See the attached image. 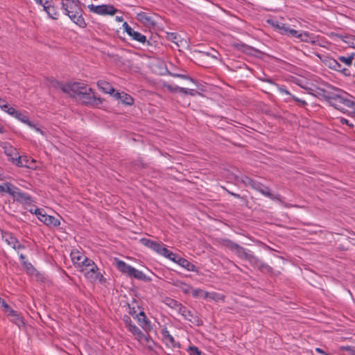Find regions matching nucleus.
Segmentation results:
<instances>
[{"label": "nucleus", "mask_w": 355, "mask_h": 355, "mask_svg": "<svg viewBox=\"0 0 355 355\" xmlns=\"http://www.w3.org/2000/svg\"><path fill=\"white\" fill-rule=\"evenodd\" d=\"M10 320L15 323L18 327L21 328L25 325L23 317L17 311H15V315H10Z\"/></svg>", "instance_id": "473e14b6"}, {"label": "nucleus", "mask_w": 355, "mask_h": 355, "mask_svg": "<svg viewBox=\"0 0 355 355\" xmlns=\"http://www.w3.org/2000/svg\"><path fill=\"white\" fill-rule=\"evenodd\" d=\"M60 9L62 10V0H44V10L51 18L58 19Z\"/></svg>", "instance_id": "423d86ee"}, {"label": "nucleus", "mask_w": 355, "mask_h": 355, "mask_svg": "<svg viewBox=\"0 0 355 355\" xmlns=\"http://www.w3.org/2000/svg\"><path fill=\"white\" fill-rule=\"evenodd\" d=\"M191 292L192 293V296L196 298L202 297L204 299H207L208 297H210L211 299H214V293H209V292L204 291L203 290H202L200 288H197V289L192 288Z\"/></svg>", "instance_id": "c756f323"}, {"label": "nucleus", "mask_w": 355, "mask_h": 355, "mask_svg": "<svg viewBox=\"0 0 355 355\" xmlns=\"http://www.w3.org/2000/svg\"><path fill=\"white\" fill-rule=\"evenodd\" d=\"M4 241L10 245L14 250H22L25 248L24 245H21L19 240L9 232H2Z\"/></svg>", "instance_id": "2eb2a0df"}, {"label": "nucleus", "mask_w": 355, "mask_h": 355, "mask_svg": "<svg viewBox=\"0 0 355 355\" xmlns=\"http://www.w3.org/2000/svg\"><path fill=\"white\" fill-rule=\"evenodd\" d=\"M198 94H200V92L196 91L195 89H189L188 90V94L187 95L195 96L198 95Z\"/></svg>", "instance_id": "13d9d810"}, {"label": "nucleus", "mask_w": 355, "mask_h": 355, "mask_svg": "<svg viewBox=\"0 0 355 355\" xmlns=\"http://www.w3.org/2000/svg\"><path fill=\"white\" fill-rule=\"evenodd\" d=\"M241 182L245 186H250L252 189H258L259 187V182H257L248 176H243L241 179Z\"/></svg>", "instance_id": "2f4dec72"}, {"label": "nucleus", "mask_w": 355, "mask_h": 355, "mask_svg": "<svg viewBox=\"0 0 355 355\" xmlns=\"http://www.w3.org/2000/svg\"><path fill=\"white\" fill-rule=\"evenodd\" d=\"M0 107L1 108L2 110H3L5 112V110H8L10 107H9L8 104L7 103V102L6 101V103H3L0 106Z\"/></svg>", "instance_id": "680f3d73"}, {"label": "nucleus", "mask_w": 355, "mask_h": 355, "mask_svg": "<svg viewBox=\"0 0 355 355\" xmlns=\"http://www.w3.org/2000/svg\"><path fill=\"white\" fill-rule=\"evenodd\" d=\"M166 38L175 44L177 46H180L179 42H182L180 36L177 33H166Z\"/></svg>", "instance_id": "e433bc0d"}, {"label": "nucleus", "mask_w": 355, "mask_h": 355, "mask_svg": "<svg viewBox=\"0 0 355 355\" xmlns=\"http://www.w3.org/2000/svg\"><path fill=\"white\" fill-rule=\"evenodd\" d=\"M298 39L304 42H311V43H315V41L311 40V36L308 32L300 33Z\"/></svg>", "instance_id": "37998d69"}, {"label": "nucleus", "mask_w": 355, "mask_h": 355, "mask_svg": "<svg viewBox=\"0 0 355 355\" xmlns=\"http://www.w3.org/2000/svg\"><path fill=\"white\" fill-rule=\"evenodd\" d=\"M62 10L64 15L80 28H85L87 23L83 17V10L79 0H62Z\"/></svg>", "instance_id": "f03ea898"}, {"label": "nucleus", "mask_w": 355, "mask_h": 355, "mask_svg": "<svg viewBox=\"0 0 355 355\" xmlns=\"http://www.w3.org/2000/svg\"><path fill=\"white\" fill-rule=\"evenodd\" d=\"M276 86L277 87L278 90L281 93L288 95L291 98V96H293V95L289 92L288 90L286 89V88L284 86H283V85L279 86V85H276Z\"/></svg>", "instance_id": "864d4df0"}, {"label": "nucleus", "mask_w": 355, "mask_h": 355, "mask_svg": "<svg viewBox=\"0 0 355 355\" xmlns=\"http://www.w3.org/2000/svg\"><path fill=\"white\" fill-rule=\"evenodd\" d=\"M123 28H124V31H125V32L128 35H130L132 33V32L134 31V29H133V28H132L128 25V24L126 21L123 22Z\"/></svg>", "instance_id": "5fc2aeb1"}, {"label": "nucleus", "mask_w": 355, "mask_h": 355, "mask_svg": "<svg viewBox=\"0 0 355 355\" xmlns=\"http://www.w3.org/2000/svg\"><path fill=\"white\" fill-rule=\"evenodd\" d=\"M189 261H188L187 259H184V258H182L181 257L180 255L177 259V261H176V263H178V265H180L181 267L184 268L186 269V267L188 264Z\"/></svg>", "instance_id": "09e8293b"}, {"label": "nucleus", "mask_w": 355, "mask_h": 355, "mask_svg": "<svg viewBox=\"0 0 355 355\" xmlns=\"http://www.w3.org/2000/svg\"><path fill=\"white\" fill-rule=\"evenodd\" d=\"M139 242L144 246L153 250L157 253L161 254L162 249L164 248L165 245L162 242H157L152 241L147 238H142L139 240Z\"/></svg>", "instance_id": "ddd939ff"}, {"label": "nucleus", "mask_w": 355, "mask_h": 355, "mask_svg": "<svg viewBox=\"0 0 355 355\" xmlns=\"http://www.w3.org/2000/svg\"><path fill=\"white\" fill-rule=\"evenodd\" d=\"M234 46L239 51H240L247 55H249L259 57V55L263 54V52H261V51H259L251 46L245 44L243 42L236 43Z\"/></svg>", "instance_id": "4468645a"}, {"label": "nucleus", "mask_w": 355, "mask_h": 355, "mask_svg": "<svg viewBox=\"0 0 355 355\" xmlns=\"http://www.w3.org/2000/svg\"><path fill=\"white\" fill-rule=\"evenodd\" d=\"M71 260L73 261V265L78 268V270L80 271L81 269L84 267L83 266V261L84 259H88L87 257H85L84 254H83L80 252L76 251V252H72L71 253Z\"/></svg>", "instance_id": "a211bd4d"}, {"label": "nucleus", "mask_w": 355, "mask_h": 355, "mask_svg": "<svg viewBox=\"0 0 355 355\" xmlns=\"http://www.w3.org/2000/svg\"><path fill=\"white\" fill-rule=\"evenodd\" d=\"M18 110H15L12 107H10L8 110H5V112H7L8 114L12 116L13 117L17 114Z\"/></svg>", "instance_id": "4d7b16f0"}, {"label": "nucleus", "mask_w": 355, "mask_h": 355, "mask_svg": "<svg viewBox=\"0 0 355 355\" xmlns=\"http://www.w3.org/2000/svg\"><path fill=\"white\" fill-rule=\"evenodd\" d=\"M37 218L47 226L58 227L60 225L59 219L53 216L47 215L43 209L35 208Z\"/></svg>", "instance_id": "6e6552de"}, {"label": "nucleus", "mask_w": 355, "mask_h": 355, "mask_svg": "<svg viewBox=\"0 0 355 355\" xmlns=\"http://www.w3.org/2000/svg\"><path fill=\"white\" fill-rule=\"evenodd\" d=\"M21 265L26 269V272L29 275H33L35 271L36 270L33 266L27 261H22Z\"/></svg>", "instance_id": "79ce46f5"}, {"label": "nucleus", "mask_w": 355, "mask_h": 355, "mask_svg": "<svg viewBox=\"0 0 355 355\" xmlns=\"http://www.w3.org/2000/svg\"><path fill=\"white\" fill-rule=\"evenodd\" d=\"M97 85H98L99 90H101L102 92H104L105 94H112L115 92V89L112 86V85L105 80H98L97 82Z\"/></svg>", "instance_id": "4be33fe9"}, {"label": "nucleus", "mask_w": 355, "mask_h": 355, "mask_svg": "<svg viewBox=\"0 0 355 355\" xmlns=\"http://www.w3.org/2000/svg\"><path fill=\"white\" fill-rule=\"evenodd\" d=\"M137 19L147 26H154L155 25L153 18L145 12L138 13Z\"/></svg>", "instance_id": "412c9836"}, {"label": "nucleus", "mask_w": 355, "mask_h": 355, "mask_svg": "<svg viewBox=\"0 0 355 355\" xmlns=\"http://www.w3.org/2000/svg\"><path fill=\"white\" fill-rule=\"evenodd\" d=\"M355 53H347L345 55L338 56V62H341L347 67L354 64Z\"/></svg>", "instance_id": "bb28decb"}, {"label": "nucleus", "mask_w": 355, "mask_h": 355, "mask_svg": "<svg viewBox=\"0 0 355 355\" xmlns=\"http://www.w3.org/2000/svg\"><path fill=\"white\" fill-rule=\"evenodd\" d=\"M160 255L164 256V257L170 259L171 261L176 263L177 259L179 257L178 254L173 253V252L168 250L166 247L162 249V252Z\"/></svg>", "instance_id": "f704fd0d"}, {"label": "nucleus", "mask_w": 355, "mask_h": 355, "mask_svg": "<svg viewBox=\"0 0 355 355\" xmlns=\"http://www.w3.org/2000/svg\"><path fill=\"white\" fill-rule=\"evenodd\" d=\"M291 98L293 101H295L296 103H297V104L300 107H304L306 105H307V103L305 101L300 99L299 98H297L295 96H291Z\"/></svg>", "instance_id": "8fccbe9b"}, {"label": "nucleus", "mask_w": 355, "mask_h": 355, "mask_svg": "<svg viewBox=\"0 0 355 355\" xmlns=\"http://www.w3.org/2000/svg\"><path fill=\"white\" fill-rule=\"evenodd\" d=\"M21 122L28 125L30 128H34L35 131L40 132L42 135H44V131H42L40 128L36 127V125L34 124L32 121H31L28 117L23 114L22 112L17 111V114L14 116Z\"/></svg>", "instance_id": "f3484780"}, {"label": "nucleus", "mask_w": 355, "mask_h": 355, "mask_svg": "<svg viewBox=\"0 0 355 355\" xmlns=\"http://www.w3.org/2000/svg\"><path fill=\"white\" fill-rule=\"evenodd\" d=\"M162 334L166 345H171L172 347H180V344L175 340L166 327L162 329Z\"/></svg>", "instance_id": "aec40b11"}, {"label": "nucleus", "mask_w": 355, "mask_h": 355, "mask_svg": "<svg viewBox=\"0 0 355 355\" xmlns=\"http://www.w3.org/2000/svg\"><path fill=\"white\" fill-rule=\"evenodd\" d=\"M129 277H134L135 279L142 280L144 282H147L150 280V278H148L146 275L141 270L136 269L132 267V270L128 275Z\"/></svg>", "instance_id": "c85d7f7f"}, {"label": "nucleus", "mask_w": 355, "mask_h": 355, "mask_svg": "<svg viewBox=\"0 0 355 355\" xmlns=\"http://www.w3.org/2000/svg\"><path fill=\"white\" fill-rule=\"evenodd\" d=\"M87 7L90 12L96 13L99 15L112 16L118 12V10L116 8H115L112 5L110 4H102L99 6L89 4Z\"/></svg>", "instance_id": "0eeeda50"}, {"label": "nucleus", "mask_w": 355, "mask_h": 355, "mask_svg": "<svg viewBox=\"0 0 355 355\" xmlns=\"http://www.w3.org/2000/svg\"><path fill=\"white\" fill-rule=\"evenodd\" d=\"M129 36L131 37L132 40L137 41L139 43L143 44H147L148 45L150 44V42L147 40L146 37L144 35H142L141 33L135 31V30Z\"/></svg>", "instance_id": "7c9ffc66"}, {"label": "nucleus", "mask_w": 355, "mask_h": 355, "mask_svg": "<svg viewBox=\"0 0 355 355\" xmlns=\"http://www.w3.org/2000/svg\"><path fill=\"white\" fill-rule=\"evenodd\" d=\"M123 321L125 325V327L129 331H130L134 336H137L139 340H141L145 338V335L143 332L133 323L130 317L128 315H124L123 317Z\"/></svg>", "instance_id": "9b49d317"}, {"label": "nucleus", "mask_w": 355, "mask_h": 355, "mask_svg": "<svg viewBox=\"0 0 355 355\" xmlns=\"http://www.w3.org/2000/svg\"><path fill=\"white\" fill-rule=\"evenodd\" d=\"M255 190L258 191L262 195L268 197L271 200H279V195L275 196L270 192V189L268 187L264 186L262 183H259V187L258 189H255Z\"/></svg>", "instance_id": "5701e85b"}, {"label": "nucleus", "mask_w": 355, "mask_h": 355, "mask_svg": "<svg viewBox=\"0 0 355 355\" xmlns=\"http://www.w3.org/2000/svg\"><path fill=\"white\" fill-rule=\"evenodd\" d=\"M163 87L166 88L171 93L179 92L180 87L178 85H173L168 83H164Z\"/></svg>", "instance_id": "a18cd8bd"}, {"label": "nucleus", "mask_w": 355, "mask_h": 355, "mask_svg": "<svg viewBox=\"0 0 355 355\" xmlns=\"http://www.w3.org/2000/svg\"><path fill=\"white\" fill-rule=\"evenodd\" d=\"M260 272H263V273H269V274H271L273 272V269L272 267H270L269 265H268L267 263L263 262L262 261H261L258 268H257Z\"/></svg>", "instance_id": "a19ab883"}, {"label": "nucleus", "mask_w": 355, "mask_h": 355, "mask_svg": "<svg viewBox=\"0 0 355 355\" xmlns=\"http://www.w3.org/2000/svg\"><path fill=\"white\" fill-rule=\"evenodd\" d=\"M4 151L6 155L8 157V159L12 162V157H17L19 155L17 152V149L12 146L4 147Z\"/></svg>", "instance_id": "ea45409f"}, {"label": "nucleus", "mask_w": 355, "mask_h": 355, "mask_svg": "<svg viewBox=\"0 0 355 355\" xmlns=\"http://www.w3.org/2000/svg\"><path fill=\"white\" fill-rule=\"evenodd\" d=\"M328 89H319L318 95L322 96L329 105L343 112H354L355 103L348 98L349 94L342 89L329 87Z\"/></svg>", "instance_id": "f257e3e1"}, {"label": "nucleus", "mask_w": 355, "mask_h": 355, "mask_svg": "<svg viewBox=\"0 0 355 355\" xmlns=\"http://www.w3.org/2000/svg\"><path fill=\"white\" fill-rule=\"evenodd\" d=\"M186 270H187L188 271L195 272L197 274L199 272L198 268L194 264L191 263L190 261H189L186 267Z\"/></svg>", "instance_id": "603ef678"}, {"label": "nucleus", "mask_w": 355, "mask_h": 355, "mask_svg": "<svg viewBox=\"0 0 355 355\" xmlns=\"http://www.w3.org/2000/svg\"><path fill=\"white\" fill-rule=\"evenodd\" d=\"M221 244L234 252L239 258L248 261L253 268H258L261 260L254 255L250 250H246L229 239H222Z\"/></svg>", "instance_id": "7ed1b4c3"}, {"label": "nucleus", "mask_w": 355, "mask_h": 355, "mask_svg": "<svg viewBox=\"0 0 355 355\" xmlns=\"http://www.w3.org/2000/svg\"><path fill=\"white\" fill-rule=\"evenodd\" d=\"M121 102L125 105H132L134 104V98L128 94L122 92Z\"/></svg>", "instance_id": "4c0bfd02"}, {"label": "nucleus", "mask_w": 355, "mask_h": 355, "mask_svg": "<svg viewBox=\"0 0 355 355\" xmlns=\"http://www.w3.org/2000/svg\"><path fill=\"white\" fill-rule=\"evenodd\" d=\"M129 313H130L131 315H132V316H134V315H137V314H136V311H135V308H134V307L130 309Z\"/></svg>", "instance_id": "774afa93"}, {"label": "nucleus", "mask_w": 355, "mask_h": 355, "mask_svg": "<svg viewBox=\"0 0 355 355\" xmlns=\"http://www.w3.org/2000/svg\"><path fill=\"white\" fill-rule=\"evenodd\" d=\"M51 85L52 87H53L55 89H62V86L63 85V83H62L61 82H60L57 80L53 79L51 81Z\"/></svg>", "instance_id": "3c124183"}, {"label": "nucleus", "mask_w": 355, "mask_h": 355, "mask_svg": "<svg viewBox=\"0 0 355 355\" xmlns=\"http://www.w3.org/2000/svg\"><path fill=\"white\" fill-rule=\"evenodd\" d=\"M76 98L80 101L85 105L93 106H98L103 102L101 97L96 96L94 94L92 88L87 87L83 83H82L79 89Z\"/></svg>", "instance_id": "39448f33"}, {"label": "nucleus", "mask_w": 355, "mask_h": 355, "mask_svg": "<svg viewBox=\"0 0 355 355\" xmlns=\"http://www.w3.org/2000/svg\"><path fill=\"white\" fill-rule=\"evenodd\" d=\"M164 302L169 307L177 309L178 312H180V308L183 306L181 303L170 297H166L164 300Z\"/></svg>", "instance_id": "72a5a7b5"}, {"label": "nucleus", "mask_w": 355, "mask_h": 355, "mask_svg": "<svg viewBox=\"0 0 355 355\" xmlns=\"http://www.w3.org/2000/svg\"><path fill=\"white\" fill-rule=\"evenodd\" d=\"M173 286L180 288L184 294H189L192 290V286L180 280H172L171 282Z\"/></svg>", "instance_id": "cd10ccee"}, {"label": "nucleus", "mask_w": 355, "mask_h": 355, "mask_svg": "<svg viewBox=\"0 0 355 355\" xmlns=\"http://www.w3.org/2000/svg\"><path fill=\"white\" fill-rule=\"evenodd\" d=\"M299 34H300L299 31H297L293 28H291L288 26L284 35L290 36V37L298 38Z\"/></svg>", "instance_id": "49530a36"}, {"label": "nucleus", "mask_w": 355, "mask_h": 355, "mask_svg": "<svg viewBox=\"0 0 355 355\" xmlns=\"http://www.w3.org/2000/svg\"><path fill=\"white\" fill-rule=\"evenodd\" d=\"M263 81L266 82V83H268L270 84H272V85H277L276 83H275V82L273 81L272 79L271 78H264L262 80Z\"/></svg>", "instance_id": "338daca9"}, {"label": "nucleus", "mask_w": 355, "mask_h": 355, "mask_svg": "<svg viewBox=\"0 0 355 355\" xmlns=\"http://www.w3.org/2000/svg\"><path fill=\"white\" fill-rule=\"evenodd\" d=\"M139 325L146 331H150L152 326L150 322L147 318L144 311H140L139 314L136 315Z\"/></svg>", "instance_id": "6ab92c4d"}, {"label": "nucleus", "mask_w": 355, "mask_h": 355, "mask_svg": "<svg viewBox=\"0 0 355 355\" xmlns=\"http://www.w3.org/2000/svg\"><path fill=\"white\" fill-rule=\"evenodd\" d=\"M324 64L329 69L337 71L345 76H351L352 72L347 67H343L340 63L338 62V58H329L325 60Z\"/></svg>", "instance_id": "1a4fd4ad"}, {"label": "nucleus", "mask_w": 355, "mask_h": 355, "mask_svg": "<svg viewBox=\"0 0 355 355\" xmlns=\"http://www.w3.org/2000/svg\"><path fill=\"white\" fill-rule=\"evenodd\" d=\"M179 313L184 318L185 320H189L197 327H200L203 324L202 320L198 317L196 313L192 312L184 306L180 308Z\"/></svg>", "instance_id": "9d476101"}, {"label": "nucleus", "mask_w": 355, "mask_h": 355, "mask_svg": "<svg viewBox=\"0 0 355 355\" xmlns=\"http://www.w3.org/2000/svg\"><path fill=\"white\" fill-rule=\"evenodd\" d=\"M168 74L172 77H177V78H182L184 80H189L191 82L196 84V80L188 75L172 73V72H168Z\"/></svg>", "instance_id": "c03bdc74"}, {"label": "nucleus", "mask_w": 355, "mask_h": 355, "mask_svg": "<svg viewBox=\"0 0 355 355\" xmlns=\"http://www.w3.org/2000/svg\"><path fill=\"white\" fill-rule=\"evenodd\" d=\"M227 193H228L229 194H230L231 196H234V197H235V198H241V196H240L239 194H238V193H234V192L230 191H228V190H227Z\"/></svg>", "instance_id": "69168bd1"}, {"label": "nucleus", "mask_w": 355, "mask_h": 355, "mask_svg": "<svg viewBox=\"0 0 355 355\" xmlns=\"http://www.w3.org/2000/svg\"><path fill=\"white\" fill-rule=\"evenodd\" d=\"M0 304L1 307L3 308V311L7 313L8 316L10 315H15V310H13L7 303L6 302L2 299L0 298Z\"/></svg>", "instance_id": "58836bf2"}, {"label": "nucleus", "mask_w": 355, "mask_h": 355, "mask_svg": "<svg viewBox=\"0 0 355 355\" xmlns=\"http://www.w3.org/2000/svg\"><path fill=\"white\" fill-rule=\"evenodd\" d=\"M267 23L272 26L275 29L278 30L282 35H284L288 26L287 24L278 21L273 19L267 20Z\"/></svg>", "instance_id": "b1692460"}, {"label": "nucleus", "mask_w": 355, "mask_h": 355, "mask_svg": "<svg viewBox=\"0 0 355 355\" xmlns=\"http://www.w3.org/2000/svg\"><path fill=\"white\" fill-rule=\"evenodd\" d=\"M188 90H189V89L180 87L179 92H181V93L184 94V95H187L188 94Z\"/></svg>", "instance_id": "e2e57ef3"}, {"label": "nucleus", "mask_w": 355, "mask_h": 355, "mask_svg": "<svg viewBox=\"0 0 355 355\" xmlns=\"http://www.w3.org/2000/svg\"><path fill=\"white\" fill-rule=\"evenodd\" d=\"M214 51V53L207 52V55H211L212 58H216L218 53L216 51Z\"/></svg>", "instance_id": "0e129e2a"}, {"label": "nucleus", "mask_w": 355, "mask_h": 355, "mask_svg": "<svg viewBox=\"0 0 355 355\" xmlns=\"http://www.w3.org/2000/svg\"><path fill=\"white\" fill-rule=\"evenodd\" d=\"M340 122L341 124L347 125H348L351 128H354V124L350 123L348 119H346L342 117L340 119Z\"/></svg>", "instance_id": "6e6d98bb"}, {"label": "nucleus", "mask_w": 355, "mask_h": 355, "mask_svg": "<svg viewBox=\"0 0 355 355\" xmlns=\"http://www.w3.org/2000/svg\"><path fill=\"white\" fill-rule=\"evenodd\" d=\"M12 163L18 167H31L29 165V159L26 156H19L18 155L17 157H12Z\"/></svg>", "instance_id": "393cba45"}, {"label": "nucleus", "mask_w": 355, "mask_h": 355, "mask_svg": "<svg viewBox=\"0 0 355 355\" xmlns=\"http://www.w3.org/2000/svg\"><path fill=\"white\" fill-rule=\"evenodd\" d=\"M343 349L344 350H346V351L349 352L351 354H354V348L352 347H351V346L343 347Z\"/></svg>", "instance_id": "052dcab7"}, {"label": "nucleus", "mask_w": 355, "mask_h": 355, "mask_svg": "<svg viewBox=\"0 0 355 355\" xmlns=\"http://www.w3.org/2000/svg\"><path fill=\"white\" fill-rule=\"evenodd\" d=\"M112 95H113V96L117 99V100H121V95H122V92H114Z\"/></svg>", "instance_id": "bf43d9fd"}, {"label": "nucleus", "mask_w": 355, "mask_h": 355, "mask_svg": "<svg viewBox=\"0 0 355 355\" xmlns=\"http://www.w3.org/2000/svg\"><path fill=\"white\" fill-rule=\"evenodd\" d=\"M116 267L122 273L129 275L132 266L119 259L116 260Z\"/></svg>", "instance_id": "a878e982"}, {"label": "nucleus", "mask_w": 355, "mask_h": 355, "mask_svg": "<svg viewBox=\"0 0 355 355\" xmlns=\"http://www.w3.org/2000/svg\"><path fill=\"white\" fill-rule=\"evenodd\" d=\"M83 267L81 272H85V277L91 282H99L100 283H105L106 279L100 272L99 269L94 261L91 259H84Z\"/></svg>", "instance_id": "20e7f679"}, {"label": "nucleus", "mask_w": 355, "mask_h": 355, "mask_svg": "<svg viewBox=\"0 0 355 355\" xmlns=\"http://www.w3.org/2000/svg\"><path fill=\"white\" fill-rule=\"evenodd\" d=\"M14 189L17 190V187L9 182H5L2 184H0V193L6 192L11 196L13 194Z\"/></svg>", "instance_id": "c9c22d12"}, {"label": "nucleus", "mask_w": 355, "mask_h": 355, "mask_svg": "<svg viewBox=\"0 0 355 355\" xmlns=\"http://www.w3.org/2000/svg\"><path fill=\"white\" fill-rule=\"evenodd\" d=\"M13 200L24 205L25 206L31 205L33 200L30 195L24 192H21L20 189L17 187V190L14 189L13 194L11 195Z\"/></svg>", "instance_id": "f8f14e48"}, {"label": "nucleus", "mask_w": 355, "mask_h": 355, "mask_svg": "<svg viewBox=\"0 0 355 355\" xmlns=\"http://www.w3.org/2000/svg\"><path fill=\"white\" fill-rule=\"evenodd\" d=\"M188 352L190 355H202V352L196 346H189Z\"/></svg>", "instance_id": "de8ad7c7"}, {"label": "nucleus", "mask_w": 355, "mask_h": 355, "mask_svg": "<svg viewBox=\"0 0 355 355\" xmlns=\"http://www.w3.org/2000/svg\"><path fill=\"white\" fill-rule=\"evenodd\" d=\"M81 85L82 83L77 82L73 83L63 84L61 90L64 93L69 94L70 96L76 98L77 94L79 91Z\"/></svg>", "instance_id": "dca6fc26"}]
</instances>
